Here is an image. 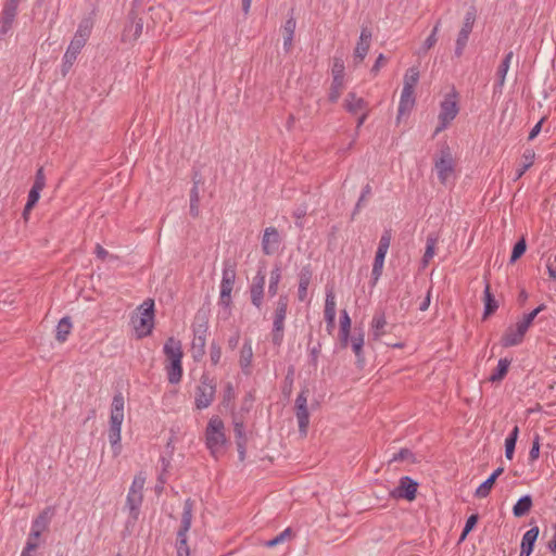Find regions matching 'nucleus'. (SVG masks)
<instances>
[{
    "mask_svg": "<svg viewBox=\"0 0 556 556\" xmlns=\"http://www.w3.org/2000/svg\"><path fill=\"white\" fill-rule=\"evenodd\" d=\"M165 355V371L167 380L170 384H177L182 378V345L181 342L174 337H169L163 346Z\"/></svg>",
    "mask_w": 556,
    "mask_h": 556,
    "instance_id": "nucleus-1",
    "label": "nucleus"
},
{
    "mask_svg": "<svg viewBox=\"0 0 556 556\" xmlns=\"http://www.w3.org/2000/svg\"><path fill=\"white\" fill-rule=\"evenodd\" d=\"M124 420V397L122 393L113 396L110 414L109 441L114 456L122 452L121 431Z\"/></svg>",
    "mask_w": 556,
    "mask_h": 556,
    "instance_id": "nucleus-2",
    "label": "nucleus"
},
{
    "mask_svg": "<svg viewBox=\"0 0 556 556\" xmlns=\"http://www.w3.org/2000/svg\"><path fill=\"white\" fill-rule=\"evenodd\" d=\"M193 339L190 352L194 362H200L205 355L206 336L208 331V314L204 309H199L192 323Z\"/></svg>",
    "mask_w": 556,
    "mask_h": 556,
    "instance_id": "nucleus-3",
    "label": "nucleus"
},
{
    "mask_svg": "<svg viewBox=\"0 0 556 556\" xmlns=\"http://www.w3.org/2000/svg\"><path fill=\"white\" fill-rule=\"evenodd\" d=\"M455 160L453 157L451 148L444 143L439 150V154L434 157V169L438 175L439 181L447 186L455 179Z\"/></svg>",
    "mask_w": 556,
    "mask_h": 556,
    "instance_id": "nucleus-4",
    "label": "nucleus"
},
{
    "mask_svg": "<svg viewBox=\"0 0 556 556\" xmlns=\"http://www.w3.org/2000/svg\"><path fill=\"white\" fill-rule=\"evenodd\" d=\"M225 426L218 416H213L205 429V445L211 455L217 458L227 439L225 434Z\"/></svg>",
    "mask_w": 556,
    "mask_h": 556,
    "instance_id": "nucleus-5",
    "label": "nucleus"
},
{
    "mask_svg": "<svg viewBox=\"0 0 556 556\" xmlns=\"http://www.w3.org/2000/svg\"><path fill=\"white\" fill-rule=\"evenodd\" d=\"M139 315L131 317V323L139 339L151 334L154 327V301L146 300L138 307Z\"/></svg>",
    "mask_w": 556,
    "mask_h": 556,
    "instance_id": "nucleus-6",
    "label": "nucleus"
},
{
    "mask_svg": "<svg viewBox=\"0 0 556 556\" xmlns=\"http://www.w3.org/2000/svg\"><path fill=\"white\" fill-rule=\"evenodd\" d=\"M193 505L194 502L191 498H187L184 503L180 527L177 531L176 538L177 556L190 555V549L187 543V533L191 528Z\"/></svg>",
    "mask_w": 556,
    "mask_h": 556,
    "instance_id": "nucleus-7",
    "label": "nucleus"
},
{
    "mask_svg": "<svg viewBox=\"0 0 556 556\" xmlns=\"http://www.w3.org/2000/svg\"><path fill=\"white\" fill-rule=\"evenodd\" d=\"M289 306V296L280 294L276 301V307L273 316L271 342L275 346H280L285 336V320Z\"/></svg>",
    "mask_w": 556,
    "mask_h": 556,
    "instance_id": "nucleus-8",
    "label": "nucleus"
},
{
    "mask_svg": "<svg viewBox=\"0 0 556 556\" xmlns=\"http://www.w3.org/2000/svg\"><path fill=\"white\" fill-rule=\"evenodd\" d=\"M457 92L452 91L446 94L440 104L439 125L435 128L434 136L447 128L451 122L457 116L459 106L457 103Z\"/></svg>",
    "mask_w": 556,
    "mask_h": 556,
    "instance_id": "nucleus-9",
    "label": "nucleus"
},
{
    "mask_svg": "<svg viewBox=\"0 0 556 556\" xmlns=\"http://www.w3.org/2000/svg\"><path fill=\"white\" fill-rule=\"evenodd\" d=\"M391 239H392L391 229H384V231L382 232V235L380 237L378 249L376 251V255H375V260H374V264H372L371 277H370V286L371 287H375L377 285L378 280L380 279V277L382 275L383 263H384V258L388 253V250L390 248Z\"/></svg>",
    "mask_w": 556,
    "mask_h": 556,
    "instance_id": "nucleus-10",
    "label": "nucleus"
},
{
    "mask_svg": "<svg viewBox=\"0 0 556 556\" xmlns=\"http://www.w3.org/2000/svg\"><path fill=\"white\" fill-rule=\"evenodd\" d=\"M216 393V383L207 374L200 378V384L195 389L194 404L198 409L207 408L214 401Z\"/></svg>",
    "mask_w": 556,
    "mask_h": 556,
    "instance_id": "nucleus-11",
    "label": "nucleus"
},
{
    "mask_svg": "<svg viewBox=\"0 0 556 556\" xmlns=\"http://www.w3.org/2000/svg\"><path fill=\"white\" fill-rule=\"evenodd\" d=\"M265 279V263L261 262L256 275L253 277L252 283L249 288L251 303L258 309L263 306L264 303Z\"/></svg>",
    "mask_w": 556,
    "mask_h": 556,
    "instance_id": "nucleus-12",
    "label": "nucleus"
},
{
    "mask_svg": "<svg viewBox=\"0 0 556 556\" xmlns=\"http://www.w3.org/2000/svg\"><path fill=\"white\" fill-rule=\"evenodd\" d=\"M143 30V20L138 17V14L135 10H130L127 16V23L122 33V41L124 42H134L136 41L142 34Z\"/></svg>",
    "mask_w": 556,
    "mask_h": 556,
    "instance_id": "nucleus-13",
    "label": "nucleus"
},
{
    "mask_svg": "<svg viewBox=\"0 0 556 556\" xmlns=\"http://www.w3.org/2000/svg\"><path fill=\"white\" fill-rule=\"evenodd\" d=\"M282 237L278 229L274 226L264 229V233L261 241L262 252L265 255H273L277 253L281 247Z\"/></svg>",
    "mask_w": 556,
    "mask_h": 556,
    "instance_id": "nucleus-14",
    "label": "nucleus"
},
{
    "mask_svg": "<svg viewBox=\"0 0 556 556\" xmlns=\"http://www.w3.org/2000/svg\"><path fill=\"white\" fill-rule=\"evenodd\" d=\"M418 483L410 477H402L399 481V485L390 492V496L393 498H404L407 501H414L416 498Z\"/></svg>",
    "mask_w": 556,
    "mask_h": 556,
    "instance_id": "nucleus-15",
    "label": "nucleus"
},
{
    "mask_svg": "<svg viewBox=\"0 0 556 556\" xmlns=\"http://www.w3.org/2000/svg\"><path fill=\"white\" fill-rule=\"evenodd\" d=\"M84 46H81V41L79 40H71L65 54L63 56V63H62V75L66 76L71 67L73 66L74 62L77 59V55L80 53Z\"/></svg>",
    "mask_w": 556,
    "mask_h": 556,
    "instance_id": "nucleus-16",
    "label": "nucleus"
},
{
    "mask_svg": "<svg viewBox=\"0 0 556 556\" xmlns=\"http://www.w3.org/2000/svg\"><path fill=\"white\" fill-rule=\"evenodd\" d=\"M236 280V268L230 262H226L223 269V277L220 281V293L224 296L231 294Z\"/></svg>",
    "mask_w": 556,
    "mask_h": 556,
    "instance_id": "nucleus-17",
    "label": "nucleus"
},
{
    "mask_svg": "<svg viewBox=\"0 0 556 556\" xmlns=\"http://www.w3.org/2000/svg\"><path fill=\"white\" fill-rule=\"evenodd\" d=\"M540 529L538 526L529 529L521 539L519 556H530L534 549L535 542L539 538Z\"/></svg>",
    "mask_w": 556,
    "mask_h": 556,
    "instance_id": "nucleus-18",
    "label": "nucleus"
},
{
    "mask_svg": "<svg viewBox=\"0 0 556 556\" xmlns=\"http://www.w3.org/2000/svg\"><path fill=\"white\" fill-rule=\"evenodd\" d=\"M514 56V52L509 51L505 54L504 59L502 60L501 64L497 67L496 71V83L494 85V92H502V88L505 84V78L507 75V72L510 66L511 59Z\"/></svg>",
    "mask_w": 556,
    "mask_h": 556,
    "instance_id": "nucleus-19",
    "label": "nucleus"
},
{
    "mask_svg": "<svg viewBox=\"0 0 556 556\" xmlns=\"http://www.w3.org/2000/svg\"><path fill=\"white\" fill-rule=\"evenodd\" d=\"M313 271L311 265L303 266L299 274L298 299L303 302L307 296V289L311 283Z\"/></svg>",
    "mask_w": 556,
    "mask_h": 556,
    "instance_id": "nucleus-20",
    "label": "nucleus"
},
{
    "mask_svg": "<svg viewBox=\"0 0 556 556\" xmlns=\"http://www.w3.org/2000/svg\"><path fill=\"white\" fill-rule=\"evenodd\" d=\"M503 472H504V468H503V467H498V468H496V469L491 473V476H490V477H489L484 482H482V483L477 488V490H476V492H475V496H476V497H479V498H484V497H486V496L490 494V492H491V490H492V488H493V485H494V483H495L496 479H497V478H498Z\"/></svg>",
    "mask_w": 556,
    "mask_h": 556,
    "instance_id": "nucleus-21",
    "label": "nucleus"
},
{
    "mask_svg": "<svg viewBox=\"0 0 556 556\" xmlns=\"http://www.w3.org/2000/svg\"><path fill=\"white\" fill-rule=\"evenodd\" d=\"M252 359H253L252 343H251V340H245L242 345V349L240 351V358H239V364H240V367H241L243 374L250 375Z\"/></svg>",
    "mask_w": 556,
    "mask_h": 556,
    "instance_id": "nucleus-22",
    "label": "nucleus"
},
{
    "mask_svg": "<svg viewBox=\"0 0 556 556\" xmlns=\"http://www.w3.org/2000/svg\"><path fill=\"white\" fill-rule=\"evenodd\" d=\"M345 110L351 114H356L358 111H368V102L363 98L356 97L355 92H349L345 102Z\"/></svg>",
    "mask_w": 556,
    "mask_h": 556,
    "instance_id": "nucleus-23",
    "label": "nucleus"
},
{
    "mask_svg": "<svg viewBox=\"0 0 556 556\" xmlns=\"http://www.w3.org/2000/svg\"><path fill=\"white\" fill-rule=\"evenodd\" d=\"M52 511L50 507L45 508L31 522L30 531L41 533L45 532L51 521Z\"/></svg>",
    "mask_w": 556,
    "mask_h": 556,
    "instance_id": "nucleus-24",
    "label": "nucleus"
},
{
    "mask_svg": "<svg viewBox=\"0 0 556 556\" xmlns=\"http://www.w3.org/2000/svg\"><path fill=\"white\" fill-rule=\"evenodd\" d=\"M387 326V319L384 312H376L371 320V336L375 341L381 339L386 333L384 327Z\"/></svg>",
    "mask_w": 556,
    "mask_h": 556,
    "instance_id": "nucleus-25",
    "label": "nucleus"
},
{
    "mask_svg": "<svg viewBox=\"0 0 556 556\" xmlns=\"http://www.w3.org/2000/svg\"><path fill=\"white\" fill-rule=\"evenodd\" d=\"M325 320L327 324V328L330 330L334 327L336 321V302H334V295L332 291H328L326 294V302H325Z\"/></svg>",
    "mask_w": 556,
    "mask_h": 556,
    "instance_id": "nucleus-26",
    "label": "nucleus"
},
{
    "mask_svg": "<svg viewBox=\"0 0 556 556\" xmlns=\"http://www.w3.org/2000/svg\"><path fill=\"white\" fill-rule=\"evenodd\" d=\"M483 302H484L483 319H486L489 316L493 315L496 312V309L498 308V303L491 292V286L489 282H486L484 291H483Z\"/></svg>",
    "mask_w": 556,
    "mask_h": 556,
    "instance_id": "nucleus-27",
    "label": "nucleus"
},
{
    "mask_svg": "<svg viewBox=\"0 0 556 556\" xmlns=\"http://www.w3.org/2000/svg\"><path fill=\"white\" fill-rule=\"evenodd\" d=\"M414 88H409L408 86H403L402 93H401V100L399 103V114H404L407 111H410L415 103L414 98Z\"/></svg>",
    "mask_w": 556,
    "mask_h": 556,
    "instance_id": "nucleus-28",
    "label": "nucleus"
},
{
    "mask_svg": "<svg viewBox=\"0 0 556 556\" xmlns=\"http://www.w3.org/2000/svg\"><path fill=\"white\" fill-rule=\"evenodd\" d=\"M533 506V500L530 494H526L521 496L516 504L513 506V515L516 518H521L526 516Z\"/></svg>",
    "mask_w": 556,
    "mask_h": 556,
    "instance_id": "nucleus-29",
    "label": "nucleus"
},
{
    "mask_svg": "<svg viewBox=\"0 0 556 556\" xmlns=\"http://www.w3.org/2000/svg\"><path fill=\"white\" fill-rule=\"evenodd\" d=\"M295 416L299 424V432L302 437H306L309 425V412L307 405L294 406Z\"/></svg>",
    "mask_w": 556,
    "mask_h": 556,
    "instance_id": "nucleus-30",
    "label": "nucleus"
},
{
    "mask_svg": "<svg viewBox=\"0 0 556 556\" xmlns=\"http://www.w3.org/2000/svg\"><path fill=\"white\" fill-rule=\"evenodd\" d=\"M351 318L345 309L340 315V343L342 348H346L350 339Z\"/></svg>",
    "mask_w": 556,
    "mask_h": 556,
    "instance_id": "nucleus-31",
    "label": "nucleus"
},
{
    "mask_svg": "<svg viewBox=\"0 0 556 556\" xmlns=\"http://www.w3.org/2000/svg\"><path fill=\"white\" fill-rule=\"evenodd\" d=\"M143 501V494L128 493L126 506L129 509L130 517L136 521L140 514V507Z\"/></svg>",
    "mask_w": 556,
    "mask_h": 556,
    "instance_id": "nucleus-32",
    "label": "nucleus"
},
{
    "mask_svg": "<svg viewBox=\"0 0 556 556\" xmlns=\"http://www.w3.org/2000/svg\"><path fill=\"white\" fill-rule=\"evenodd\" d=\"M73 328V324L71 317L65 316L60 319L56 330H55V339L60 343H63L67 340L68 334L71 333Z\"/></svg>",
    "mask_w": 556,
    "mask_h": 556,
    "instance_id": "nucleus-33",
    "label": "nucleus"
},
{
    "mask_svg": "<svg viewBox=\"0 0 556 556\" xmlns=\"http://www.w3.org/2000/svg\"><path fill=\"white\" fill-rule=\"evenodd\" d=\"M281 277V267L279 264H275L269 274L268 295L270 298H274L278 294Z\"/></svg>",
    "mask_w": 556,
    "mask_h": 556,
    "instance_id": "nucleus-34",
    "label": "nucleus"
},
{
    "mask_svg": "<svg viewBox=\"0 0 556 556\" xmlns=\"http://www.w3.org/2000/svg\"><path fill=\"white\" fill-rule=\"evenodd\" d=\"M523 341V338L517 333L516 328L514 326H509L501 339V344L504 348H510L515 345H519Z\"/></svg>",
    "mask_w": 556,
    "mask_h": 556,
    "instance_id": "nucleus-35",
    "label": "nucleus"
},
{
    "mask_svg": "<svg viewBox=\"0 0 556 556\" xmlns=\"http://www.w3.org/2000/svg\"><path fill=\"white\" fill-rule=\"evenodd\" d=\"M232 424H233V434H235L236 445H241V443L248 444L245 426H244L242 418H238L237 416H233Z\"/></svg>",
    "mask_w": 556,
    "mask_h": 556,
    "instance_id": "nucleus-36",
    "label": "nucleus"
},
{
    "mask_svg": "<svg viewBox=\"0 0 556 556\" xmlns=\"http://www.w3.org/2000/svg\"><path fill=\"white\" fill-rule=\"evenodd\" d=\"M510 363H511V361L506 358V357L505 358H501L498 361V363H497L496 368L491 374L489 380L491 382L502 381L505 378V376L507 375V372H508V368H509Z\"/></svg>",
    "mask_w": 556,
    "mask_h": 556,
    "instance_id": "nucleus-37",
    "label": "nucleus"
},
{
    "mask_svg": "<svg viewBox=\"0 0 556 556\" xmlns=\"http://www.w3.org/2000/svg\"><path fill=\"white\" fill-rule=\"evenodd\" d=\"M295 25L296 22L293 17L288 18L283 25V48L286 51H289L292 46Z\"/></svg>",
    "mask_w": 556,
    "mask_h": 556,
    "instance_id": "nucleus-38",
    "label": "nucleus"
},
{
    "mask_svg": "<svg viewBox=\"0 0 556 556\" xmlns=\"http://www.w3.org/2000/svg\"><path fill=\"white\" fill-rule=\"evenodd\" d=\"M522 159L525 161V166H521L519 169H517L514 180L520 179L525 175V173L533 165L534 159H535L534 150L533 149L525 150V152L522 154Z\"/></svg>",
    "mask_w": 556,
    "mask_h": 556,
    "instance_id": "nucleus-39",
    "label": "nucleus"
},
{
    "mask_svg": "<svg viewBox=\"0 0 556 556\" xmlns=\"http://www.w3.org/2000/svg\"><path fill=\"white\" fill-rule=\"evenodd\" d=\"M41 533L30 531L21 556H29V551H36L40 545Z\"/></svg>",
    "mask_w": 556,
    "mask_h": 556,
    "instance_id": "nucleus-40",
    "label": "nucleus"
},
{
    "mask_svg": "<svg viewBox=\"0 0 556 556\" xmlns=\"http://www.w3.org/2000/svg\"><path fill=\"white\" fill-rule=\"evenodd\" d=\"M18 0H7L0 16L14 21L17 14Z\"/></svg>",
    "mask_w": 556,
    "mask_h": 556,
    "instance_id": "nucleus-41",
    "label": "nucleus"
},
{
    "mask_svg": "<svg viewBox=\"0 0 556 556\" xmlns=\"http://www.w3.org/2000/svg\"><path fill=\"white\" fill-rule=\"evenodd\" d=\"M344 86V79L341 78H332L330 91H329V101L331 103H336L342 92Z\"/></svg>",
    "mask_w": 556,
    "mask_h": 556,
    "instance_id": "nucleus-42",
    "label": "nucleus"
},
{
    "mask_svg": "<svg viewBox=\"0 0 556 556\" xmlns=\"http://www.w3.org/2000/svg\"><path fill=\"white\" fill-rule=\"evenodd\" d=\"M477 16V10L475 7H470L468 11L466 12L463 26L460 28V31H465L467 34H470L472 31Z\"/></svg>",
    "mask_w": 556,
    "mask_h": 556,
    "instance_id": "nucleus-43",
    "label": "nucleus"
},
{
    "mask_svg": "<svg viewBox=\"0 0 556 556\" xmlns=\"http://www.w3.org/2000/svg\"><path fill=\"white\" fill-rule=\"evenodd\" d=\"M526 250L527 241L523 237H521L513 247L509 263L514 264L517 262L525 254Z\"/></svg>",
    "mask_w": 556,
    "mask_h": 556,
    "instance_id": "nucleus-44",
    "label": "nucleus"
},
{
    "mask_svg": "<svg viewBox=\"0 0 556 556\" xmlns=\"http://www.w3.org/2000/svg\"><path fill=\"white\" fill-rule=\"evenodd\" d=\"M407 460L410 464L416 463L415 454L409 448H401L397 453L393 454V456L390 459V463L394 462H404Z\"/></svg>",
    "mask_w": 556,
    "mask_h": 556,
    "instance_id": "nucleus-45",
    "label": "nucleus"
},
{
    "mask_svg": "<svg viewBox=\"0 0 556 556\" xmlns=\"http://www.w3.org/2000/svg\"><path fill=\"white\" fill-rule=\"evenodd\" d=\"M419 80V70L416 66L409 67L404 76V86H408L409 88H414Z\"/></svg>",
    "mask_w": 556,
    "mask_h": 556,
    "instance_id": "nucleus-46",
    "label": "nucleus"
},
{
    "mask_svg": "<svg viewBox=\"0 0 556 556\" xmlns=\"http://www.w3.org/2000/svg\"><path fill=\"white\" fill-rule=\"evenodd\" d=\"M438 242V238L433 236H428L427 243H426V250L422 256V262L425 264H428V262L433 257L435 245Z\"/></svg>",
    "mask_w": 556,
    "mask_h": 556,
    "instance_id": "nucleus-47",
    "label": "nucleus"
},
{
    "mask_svg": "<svg viewBox=\"0 0 556 556\" xmlns=\"http://www.w3.org/2000/svg\"><path fill=\"white\" fill-rule=\"evenodd\" d=\"M344 61L342 58L334 56L331 67L332 78H341L344 79Z\"/></svg>",
    "mask_w": 556,
    "mask_h": 556,
    "instance_id": "nucleus-48",
    "label": "nucleus"
},
{
    "mask_svg": "<svg viewBox=\"0 0 556 556\" xmlns=\"http://www.w3.org/2000/svg\"><path fill=\"white\" fill-rule=\"evenodd\" d=\"M469 35L470 34H467L465 31H460L458 33L457 35V39H456V46H455V55L457 58L462 56L463 53H464V50L467 46V41H468V38H469Z\"/></svg>",
    "mask_w": 556,
    "mask_h": 556,
    "instance_id": "nucleus-49",
    "label": "nucleus"
},
{
    "mask_svg": "<svg viewBox=\"0 0 556 556\" xmlns=\"http://www.w3.org/2000/svg\"><path fill=\"white\" fill-rule=\"evenodd\" d=\"M370 194H371V186L369 184H367L363 188L361 197H359L358 201L355 204L354 211L352 212V216H351L352 220L355 218L356 214L359 212V210L364 205V202L367 199V197H369Z\"/></svg>",
    "mask_w": 556,
    "mask_h": 556,
    "instance_id": "nucleus-50",
    "label": "nucleus"
},
{
    "mask_svg": "<svg viewBox=\"0 0 556 556\" xmlns=\"http://www.w3.org/2000/svg\"><path fill=\"white\" fill-rule=\"evenodd\" d=\"M370 42L358 41L357 46L354 50V59L357 60L358 63L363 62L369 51Z\"/></svg>",
    "mask_w": 556,
    "mask_h": 556,
    "instance_id": "nucleus-51",
    "label": "nucleus"
},
{
    "mask_svg": "<svg viewBox=\"0 0 556 556\" xmlns=\"http://www.w3.org/2000/svg\"><path fill=\"white\" fill-rule=\"evenodd\" d=\"M90 33H91L90 26L88 24L81 23L78 26V29L75 33V36L72 40H79V41H81V46L85 47L86 41H87L88 37L90 36Z\"/></svg>",
    "mask_w": 556,
    "mask_h": 556,
    "instance_id": "nucleus-52",
    "label": "nucleus"
},
{
    "mask_svg": "<svg viewBox=\"0 0 556 556\" xmlns=\"http://www.w3.org/2000/svg\"><path fill=\"white\" fill-rule=\"evenodd\" d=\"M363 345H364V334L361 333L359 336L352 338V349H353V352L355 353L358 362L364 361Z\"/></svg>",
    "mask_w": 556,
    "mask_h": 556,
    "instance_id": "nucleus-53",
    "label": "nucleus"
},
{
    "mask_svg": "<svg viewBox=\"0 0 556 556\" xmlns=\"http://www.w3.org/2000/svg\"><path fill=\"white\" fill-rule=\"evenodd\" d=\"M144 483L146 477L143 476L142 472H139L138 475L135 476L128 493L142 494Z\"/></svg>",
    "mask_w": 556,
    "mask_h": 556,
    "instance_id": "nucleus-54",
    "label": "nucleus"
},
{
    "mask_svg": "<svg viewBox=\"0 0 556 556\" xmlns=\"http://www.w3.org/2000/svg\"><path fill=\"white\" fill-rule=\"evenodd\" d=\"M440 24H441V22L438 21L437 24L434 25L431 34L425 40V42L422 45V49L425 52L430 50L437 43V41H438L437 34L439 31Z\"/></svg>",
    "mask_w": 556,
    "mask_h": 556,
    "instance_id": "nucleus-55",
    "label": "nucleus"
},
{
    "mask_svg": "<svg viewBox=\"0 0 556 556\" xmlns=\"http://www.w3.org/2000/svg\"><path fill=\"white\" fill-rule=\"evenodd\" d=\"M222 348L216 341H212L210 345V358L212 365L216 366L220 362Z\"/></svg>",
    "mask_w": 556,
    "mask_h": 556,
    "instance_id": "nucleus-56",
    "label": "nucleus"
},
{
    "mask_svg": "<svg viewBox=\"0 0 556 556\" xmlns=\"http://www.w3.org/2000/svg\"><path fill=\"white\" fill-rule=\"evenodd\" d=\"M479 516L477 514L470 515L465 523V527L460 534V541L465 540L468 533L476 527Z\"/></svg>",
    "mask_w": 556,
    "mask_h": 556,
    "instance_id": "nucleus-57",
    "label": "nucleus"
},
{
    "mask_svg": "<svg viewBox=\"0 0 556 556\" xmlns=\"http://www.w3.org/2000/svg\"><path fill=\"white\" fill-rule=\"evenodd\" d=\"M236 393L231 382H227L224 388L223 404L228 407L235 400Z\"/></svg>",
    "mask_w": 556,
    "mask_h": 556,
    "instance_id": "nucleus-58",
    "label": "nucleus"
},
{
    "mask_svg": "<svg viewBox=\"0 0 556 556\" xmlns=\"http://www.w3.org/2000/svg\"><path fill=\"white\" fill-rule=\"evenodd\" d=\"M46 186V176L43 172V167H39L35 175V181L31 188L41 191Z\"/></svg>",
    "mask_w": 556,
    "mask_h": 556,
    "instance_id": "nucleus-59",
    "label": "nucleus"
},
{
    "mask_svg": "<svg viewBox=\"0 0 556 556\" xmlns=\"http://www.w3.org/2000/svg\"><path fill=\"white\" fill-rule=\"evenodd\" d=\"M546 308L545 304L539 305L536 308H534L532 312L525 314L522 316V321L526 323L529 327L533 323L534 318Z\"/></svg>",
    "mask_w": 556,
    "mask_h": 556,
    "instance_id": "nucleus-60",
    "label": "nucleus"
},
{
    "mask_svg": "<svg viewBox=\"0 0 556 556\" xmlns=\"http://www.w3.org/2000/svg\"><path fill=\"white\" fill-rule=\"evenodd\" d=\"M540 455V435L535 434L532 446L529 452V459L530 462H534L539 458Z\"/></svg>",
    "mask_w": 556,
    "mask_h": 556,
    "instance_id": "nucleus-61",
    "label": "nucleus"
},
{
    "mask_svg": "<svg viewBox=\"0 0 556 556\" xmlns=\"http://www.w3.org/2000/svg\"><path fill=\"white\" fill-rule=\"evenodd\" d=\"M291 535V530L288 528L286 529L285 531H282L280 534L276 535L275 538H273L271 540L267 541L266 542V545L268 547H274V546H277L278 544H280L281 542L285 541L286 538L290 536Z\"/></svg>",
    "mask_w": 556,
    "mask_h": 556,
    "instance_id": "nucleus-62",
    "label": "nucleus"
},
{
    "mask_svg": "<svg viewBox=\"0 0 556 556\" xmlns=\"http://www.w3.org/2000/svg\"><path fill=\"white\" fill-rule=\"evenodd\" d=\"M218 305L222 307V318L225 319V309H230L231 305V294L224 296L223 293L219 294Z\"/></svg>",
    "mask_w": 556,
    "mask_h": 556,
    "instance_id": "nucleus-63",
    "label": "nucleus"
},
{
    "mask_svg": "<svg viewBox=\"0 0 556 556\" xmlns=\"http://www.w3.org/2000/svg\"><path fill=\"white\" fill-rule=\"evenodd\" d=\"M546 268L549 279L556 281V255L554 257L548 256L546 262Z\"/></svg>",
    "mask_w": 556,
    "mask_h": 556,
    "instance_id": "nucleus-64",
    "label": "nucleus"
}]
</instances>
